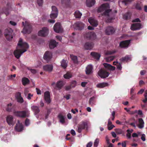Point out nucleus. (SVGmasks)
<instances>
[{
    "instance_id": "1",
    "label": "nucleus",
    "mask_w": 147,
    "mask_h": 147,
    "mask_svg": "<svg viewBox=\"0 0 147 147\" xmlns=\"http://www.w3.org/2000/svg\"><path fill=\"white\" fill-rule=\"evenodd\" d=\"M97 12L101 13L102 15L106 17L107 22H110L113 19L111 17V10L110 9L109 4L106 3L102 4L98 9Z\"/></svg>"
},
{
    "instance_id": "2",
    "label": "nucleus",
    "mask_w": 147,
    "mask_h": 147,
    "mask_svg": "<svg viewBox=\"0 0 147 147\" xmlns=\"http://www.w3.org/2000/svg\"><path fill=\"white\" fill-rule=\"evenodd\" d=\"M20 48H16L14 50L13 54L15 57L19 59L22 54L26 52L29 48V47H20Z\"/></svg>"
},
{
    "instance_id": "3",
    "label": "nucleus",
    "mask_w": 147,
    "mask_h": 147,
    "mask_svg": "<svg viewBox=\"0 0 147 147\" xmlns=\"http://www.w3.org/2000/svg\"><path fill=\"white\" fill-rule=\"evenodd\" d=\"M13 114L16 116L21 118L28 117L30 116V112L29 110L27 108L25 110L22 111H14Z\"/></svg>"
},
{
    "instance_id": "4",
    "label": "nucleus",
    "mask_w": 147,
    "mask_h": 147,
    "mask_svg": "<svg viewBox=\"0 0 147 147\" xmlns=\"http://www.w3.org/2000/svg\"><path fill=\"white\" fill-rule=\"evenodd\" d=\"M52 10L51 13L50 15V17L52 19L48 20V22L50 23H54L55 22V21L54 19L57 17L58 11L57 8L55 6L52 7Z\"/></svg>"
},
{
    "instance_id": "5",
    "label": "nucleus",
    "mask_w": 147,
    "mask_h": 147,
    "mask_svg": "<svg viewBox=\"0 0 147 147\" xmlns=\"http://www.w3.org/2000/svg\"><path fill=\"white\" fill-rule=\"evenodd\" d=\"M13 30L11 28L5 30L4 34L6 38L8 40H11L13 38Z\"/></svg>"
},
{
    "instance_id": "6",
    "label": "nucleus",
    "mask_w": 147,
    "mask_h": 147,
    "mask_svg": "<svg viewBox=\"0 0 147 147\" xmlns=\"http://www.w3.org/2000/svg\"><path fill=\"white\" fill-rule=\"evenodd\" d=\"M49 30L47 27H43L38 33V35L40 36L45 37L47 36L49 33Z\"/></svg>"
},
{
    "instance_id": "7",
    "label": "nucleus",
    "mask_w": 147,
    "mask_h": 147,
    "mask_svg": "<svg viewBox=\"0 0 147 147\" xmlns=\"http://www.w3.org/2000/svg\"><path fill=\"white\" fill-rule=\"evenodd\" d=\"M86 128L87 129V123L86 121H82L78 125L77 131L79 133H80L82 130Z\"/></svg>"
},
{
    "instance_id": "8",
    "label": "nucleus",
    "mask_w": 147,
    "mask_h": 147,
    "mask_svg": "<svg viewBox=\"0 0 147 147\" xmlns=\"http://www.w3.org/2000/svg\"><path fill=\"white\" fill-rule=\"evenodd\" d=\"M98 75L102 78H105L107 77L109 74V73L104 69H100L98 72Z\"/></svg>"
},
{
    "instance_id": "9",
    "label": "nucleus",
    "mask_w": 147,
    "mask_h": 147,
    "mask_svg": "<svg viewBox=\"0 0 147 147\" xmlns=\"http://www.w3.org/2000/svg\"><path fill=\"white\" fill-rule=\"evenodd\" d=\"M52 57V53L49 51H46L43 56V59L48 62L51 59Z\"/></svg>"
},
{
    "instance_id": "10",
    "label": "nucleus",
    "mask_w": 147,
    "mask_h": 147,
    "mask_svg": "<svg viewBox=\"0 0 147 147\" xmlns=\"http://www.w3.org/2000/svg\"><path fill=\"white\" fill-rule=\"evenodd\" d=\"M54 31L57 33H61L63 31V29L59 23H56L53 27Z\"/></svg>"
},
{
    "instance_id": "11",
    "label": "nucleus",
    "mask_w": 147,
    "mask_h": 147,
    "mask_svg": "<svg viewBox=\"0 0 147 147\" xmlns=\"http://www.w3.org/2000/svg\"><path fill=\"white\" fill-rule=\"evenodd\" d=\"M44 98L45 101L47 104H49L51 102L50 95L49 91H47L44 93Z\"/></svg>"
},
{
    "instance_id": "12",
    "label": "nucleus",
    "mask_w": 147,
    "mask_h": 147,
    "mask_svg": "<svg viewBox=\"0 0 147 147\" xmlns=\"http://www.w3.org/2000/svg\"><path fill=\"white\" fill-rule=\"evenodd\" d=\"M64 84L62 81H58L57 82L55 86L54 87V88L56 90H60L61 89Z\"/></svg>"
},
{
    "instance_id": "13",
    "label": "nucleus",
    "mask_w": 147,
    "mask_h": 147,
    "mask_svg": "<svg viewBox=\"0 0 147 147\" xmlns=\"http://www.w3.org/2000/svg\"><path fill=\"white\" fill-rule=\"evenodd\" d=\"M141 25L140 23H136L132 24L131 27V29L132 30H135L140 29Z\"/></svg>"
},
{
    "instance_id": "14",
    "label": "nucleus",
    "mask_w": 147,
    "mask_h": 147,
    "mask_svg": "<svg viewBox=\"0 0 147 147\" xmlns=\"http://www.w3.org/2000/svg\"><path fill=\"white\" fill-rule=\"evenodd\" d=\"M114 28L112 27H108L105 30L106 33L108 35H110L113 33L115 32Z\"/></svg>"
},
{
    "instance_id": "15",
    "label": "nucleus",
    "mask_w": 147,
    "mask_h": 147,
    "mask_svg": "<svg viewBox=\"0 0 147 147\" xmlns=\"http://www.w3.org/2000/svg\"><path fill=\"white\" fill-rule=\"evenodd\" d=\"M13 117L11 115L8 116L6 118V121L8 124L9 125H14Z\"/></svg>"
},
{
    "instance_id": "16",
    "label": "nucleus",
    "mask_w": 147,
    "mask_h": 147,
    "mask_svg": "<svg viewBox=\"0 0 147 147\" xmlns=\"http://www.w3.org/2000/svg\"><path fill=\"white\" fill-rule=\"evenodd\" d=\"M97 97L96 96H94L91 97L88 101V103L91 106H93L95 105L96 102V99Z\"/></svg>"
},
{
    "instance_id": "17",
    "label": "nucleus",
    "mask_w": 147,
    "mask_h": 147,
    "mask_svg": "<svg viewBox=\"0 0 147 147\" xmlns=\"http://www.w3.org/2000/svg\"><path fill=\"white\" fill-rule=\"evenodd\" d=\"M93 66L92 65H88L86 68V73L87 75H89L92 72Z\"/></svg>"
},
{
    "instance_id": "18",
    "label": "nucleus",
    "mask_w": 147,
    "mask_h": 147,
    "mask_svg": "<svg viewBox=\"0 0 147 147\" xmlns=\"http://www.w3.org/2000/svg\"><path fill=\"white\" fill-rule=\"evenodd\" d=\"M23 128V126L22 123H20L19 121H18V123L16 124L15 127L16 130L18 131H22Z\"/></svg>"
},
{
    "instance_id": "19",
    "label": "nucleus",
    "mask_w": 147,
    "mask_h": 147,
    "mask_svg": "<svg viewBox=\"0 0 147 147\" xmlns=\"http://www.w3.org/2000/svg\"><path fill=\"white\" fill-rule=\"evenodd\" d=\"M44 70L48 72H51L53 69V66L52 65H47L43 67Z\"/></svg>"
},
{
    "instance_id": "20",
    "label": "nucleus",
    "mask_w": 147,
    "mask_h": 147,
    "mask_svg": "<svg viewBox=\"0 0 147 147\" xmlns=\"http://www.w3.org/2000/svg\"><path fill=\"white\" fill-rule=\"evenodd\" d=\"M95 2V0H86V4L87 6L90 7L93 6Z\"/></svg>"
},
{
    "instance_id": "21",
    "label": "nucleus",
    "mask_w": 147,
    "mask_h": 147,
    "mask_svg": "<svg viewBox=\"0 0 147 147\" xmlns=\"http://www.w3.org/2000/svg\"><path fill=\"white\" fill-rule=\"evenodd\" d=\"M88 21L90 24L93 26H96L98 25V24L97 21L93 18H90L88 19Z\"/></svg>"
},
{
    "instance_id": "22",
    "label": "nucleus",
    "mask_w": 147,
    "mask_h": 147,
    "mask_svg": "<svg viewBox=\"0 0 147 147\" xmlns=\"http://www.w3.org/2000/svg\"><path fill=\"white\" fill-rule=\"evenodd\" d=\"M32 31V27L31 26H25L22 32L24 33H30Z\"/></svg>"
},
{
    "instance_id": "23",
    "label": "nucleus",
    "mask_w": 147,
    "mask_h": 147,
    "mask_svg": "<svg viewBox=\"0 0 147 147\" xmlns=\"http://www.w3.org/2000/svg\"><path fill=\"white\" fill-rule=\"evenodd\" d=\"M104 67L106 68L111 70H114L116 68L114 66H113L107 63H104L103 64Z\"/></svg>"
},
{
    "instance_id": "24",
    "label": "nucleus",
    "mask_w": 147,
    "mask_h": 147,
    "mask_svg": "<svg viewBox=\"0 0 147 147\" xmlns=\"http://www.w3.org/2000/svg\"><path fill=\"white\" fill-rule=\"evenodd\" d=\"M29 45L26 42L23 40L21 38L20 40L18 43V46H28Z\"/></svg>"
},
{
    "instance_id": "25",
    "label": "nucleus",
    "mask_w": 147,
    "mask_h": 147,
    "mask_svg": "<svg viewBox=\"0 0 147 147\" xmlns=\"http://www.w3.org/2000/svg\"><path fill=\"white\" fill-rule=\"evenodd\" d=\"M29 45L26 42L23 40L21 38L20 40L18 43V46H28Z\"/></svg>"
},
{
    "instance_id": "26",
    "label": "nucleus",
    "mask_w": 147,
    "mask_h": 147,
    "mask_svg": "<svg viewBox=\"0 0 147 147\" xmlns=\"http://www.w3.org/2000/svg\"><path fill=\"white\" fill-rule=\"evenodd\" d=\"M90 55L92 57L97 60L99 59L100 57V54L96 52H92L91 53Z\"/></svg>"
},
{
    "instance_id": "27",
    "label": "nucleus",
    "mask_w": 147,
    "mask_h": 147,
    "mask_svg": "<svg viewBox=\"0 0 147 147\" xmlns=\"http://www.w3.org/2000/svg\"><path fill=\"white\" fill-rule=\"evenodd\" d=\"M130 43V40H129L123 41L120 42L119 46H128Z\"/></svg>"
},
{
    "instance_id": "28",
    "label": "nucleus",
    "mask_w": 147,
    "mask_h": 147,
    "mask_svg": "<svg viewBox=\"0 0 147 147\" xmlns=\"http://www.w3.org/2000/svg\"><path fill=\"white\" fill-rule=\"evenodd\" d=\"M108 84L107 83L103 82L100 83L96 85V87L99 88H103L108 86Z\"/></svg>"
},
{
    "instance_id": "29",
    "label": "nucleus",
    "mask_w": 147,
    "mask_h": 147,
    "mask_svg": "<svg viewBox=\"0 0 147 147\" xmlns=\"http://www.w3.org/2000/svg\"><path fill=\"white\" fill-rule=\"evenodd\" d=\"M119 60L121 62H123L124 61L127 62L128 61L131 60V58L129 56L126 55L125 57L120 59Z\"/></svg>"
},
{
    "instance_id": "30",
    "label": "nucleus",
    "mask_w": 147,
    "mask_h": 147,
    "mask_svg": "<svg viewBox=\"0 0 147 147\" xmlns=\"http://www.w3.org/2000/svg\"><path fill=\"white\" fill-rule=\"evenodd\" d=\"M44 40L40 38L36 40L34 42L35 45H42L44 43Z\"/></svg>"
},
{
    "instance_id": "31",
    "label": "nucleus",
    "mask_w": 147,
    "mask_h": 147,
    "mask_svg": "<svg viewBox=\"0 0 147 147\" xmlns=\"http://www.w3.org/2000/svg\"><path fill=\"white\" fill-rule=\"evenodd\" d=\"M60 122L63 124L65 123V118L61 114H59L58 115Z\"/></svg>"
},
{
    "instance_id": "32",
    "label": "nucleus",
    "mask_w": 147,
    "mask_h": 147,
    "mask_svg": "<svg viewBox=\"0 0 147 147\" xmlns=\"http://www.w3.org/2000/svg\"><path fill=\"white\" fill-rule=\"evenodd\" d=\"M32 110L34 112V114L36 115L40 112V110L38 107L36 106H33L31 107Z\"/></svg>"
},
{
    "instance_id": "33",
    "label": "nucleus",
    "mask_w": 147,
    "mask_h": 147,
    "mask_svg": "<svg viewBox=\"0 0 147 147\" xmlns=\"http://www.w3.org/2000/svg\"><path fill=\"white\" fill-rule=\"evenodd\" d=\"M30 82L29 79L26 77L23 78L22 79V84L24 86H25L28 84Z\"/></svg>"
},
{
    "instance_id": "34",
    "label": "nucleus",
    "mask_w": 147,
    "mask_h": 147,
    "mask_svg": "<svg viewBox=\"0 0 147 147\" xmlns=\"http://www.w3.org/2000/svg\"><path fill=\"white\" fill-rule=\"evenodd\" d=\"M75 26H77L78 29L80 30L82 29L84 26V24L81 22H77L75 24Z\"/></svg>"
},
{
    "instance_id": "35",
    "label": "nucleus",
    "mask_w": 147,
    "mask_h": 147,
    "mask_svg": "<svg viewBox=\"0 0 147 147\" xmlns=\"http://www.w3.org/2000/svg\"><path fill=\"white\" fill-rule=\"evenodd\" d=\"M6 109L7 111L8 112H10L12 111L13 110V108L12 104L11 103L8 104Z\"/></svg>"
},
{
    "instance_id": "36",
    "label": "nucleus",
    "mask_w": 147,
    "mask_h": 147,
    "mask_svg": "<svg viewBox=\"0 0 147 147\" xmlns=\"http://www.w3.org/2000/svg\"><path fill=\"white\" fill-rule=\"evenodd\" d=\"M70 57L71 60H73L74 63H78V60L77 56L74 55H73L71 54Z\"/></svg>"
},
{
    "instance_id": "37",
    "label": "nucleus",
    "mask_w": 147,
    "mask_h": 147,
    "mask_svg": "<svg viewBox=\"0 0 147 147\" xmlns=\"http://www.w3.org/2000/svg\"><path fill=\"white\" fill-rule=\"evenodd\" d=\"M58 44V42L53 40H51L50 41L49 46H56Z\"/></svg>"
},
{
    "instance_id": "38",
    "label": "nucleus",
    "mask_w": 147,
    "mask_h": 147,
    "mask_svg": "<svg viewBox=\"0 0 147 147\" xmlns=\"http://www.w3.org/2000/svg\"><path fill=\"white\" fill-rule=\"evenodd\" d=\"M61 65L62 67L64 69L66 68L67 66V64L66 61L63 59L61 62Z\"/></svg>"
},
{
    "instance_id": "39",
    "label": "nucleus",
    "mask_w": 147,
    "mask_h": 147,
    "mask_svg": "<svg viewBox=\"0 0 147 147\" xmlns=\"http://www.w3.org/2000/svg\"><path fill=\"white\" fill-rule=\"evenodd\" d=\"M72 76V74L71 73L69 72L67 73L66 74L64 75L63 76L64 78L66 79H69L70 78H71Z\"/></svg>"
},
{
    "instance_id": "40",
    "label": "nucleus",
    "mask_w": 147,
    "mask_h": 147,
    "mask_svg": "<svg viewBox=\"0 0 147 147\" xmlns=\"http://www.w3.org/2000/svg\"><path fill=\"white\" fill-rule=\"evenodd\" d=\"M115 57L114 56H110L105 58V60L106 61L109 62L113 60L115 58Z\"/></svg>"
},
{
    "instance_id": "41",
    "label": "nucleus",
    "mask_w": 147,
    "mask_h": 147,
    "mask_svg": "<svg viewBox=\"0 0 147 147\" xmlns=\"http://www.w3.org/2000/svg\"><path fill=\"white\" fill-rule=\"evenodd\" d=\"M117 51L116 50H114L111 51H105V53L106 55H111L117 52Z\"/></svg>"
},
{
    "instance_id": "42",
    "label": "nucleus",
    "mask_w": 147,
    "mask_h": 147,
    "mask_svg": "<svg viewBox=\"0 0 147 147\" xmlns=\"http://www.w3.org/2000/svg\"><path fill=\"white\" fill-rule=\"evenodd\" d=\"M74 15L76 18H80L82 15V14L79 11H76L74 14Z\"/></svg>"
},
{
    "instance_id": "43",
    "label": "nucleus",
    "mask_w": 147,
    "mask_h": 147,
    "mask_svg": "<svg viewBox=\"0 0 147 147\" xmlns=\"http://www.w3.org/2000/svg\"><path fill=\"white\" fill-rule=\"evenodd\" d=\"M144 96L145 98L142 100V102L144 103H145L147 102V90L145 91L144 94Z\"/></svg>"
},
{
    "instance_id": "44",
    "label": "nucleus",
    "mask_w": 147,
    "mask_h": 147,
    "mask_svg": "<svg viewBox=\"0 0 147 147\" xmlns=\"http://www.w3.org/2000/svg\"><path fill=\"white\" fill-rule=\"evenodd\" d=\"M134 0H124L122 1V3L124 5H127L133 1Z\"/></svg>"
},
{
    "instance_id": "45",
    "label": "nucleus",
    "mask_w": 147,
    "mask_h": 147,
    "mask_svg": "<svg viewBox=\"0 0 147 147\" xmlns=\"http://www.w3.org/2000/svg\"><path fill=\"white\" fill-rule=\"evenodd\" d=\"M77 82L76 81L74 80L72 81L70 83V85L72 88H74L76 85Z\"/></svg>"
},
{
    "instance_id": "46",
    "label": "nucleus",
    "mask_w": 147,
    "mask_h": 147,
    "mask_svg": "<svg viewBox=\"0 0 147 147\" xmlns=\"http://www.w3.org/2000/svg\"><path fill=\"white\" fill-rule=\"evenodd\" d=\"M99 141V139L96 138V139L94 143V147H97L98 146Z\"/></svg>"
},
{
    "instance_id": "47",
    "label": "nucleus",
    "mask_w": 147,
    "mask_h": 147,
    "mask_svg": "<svg viewBox=\"0 0 147 147\" xmlns=\"http://www.w3.org/2000/svg\"><path fill=\"white\" fill-rule=\"evenodd\" d=\"M88 35H91L90 38L93 39H95L96 38V35L95 33L93 32H89V34Z\"/></svg>"
},
{
    "instance_id": "48",
    "label": "nucleus",
    "mask_w": 147,
    "mask_h": 147,
    "mask_svg": "<svg viewBox=\"0 0 147 147\" xmlns=\"http://www.w3.org/2000/svg\"><path fill=\"white\" fill-rule=\"evenodd\" d=\"M122 63V62H121V63H118L117 64V69L119 70H121L122 69V66H121V64Z\"/></svg>"
},
{
    "instance_id": "49",
    "label": "nucleus",
    "mask_w": 147,
    "mask_h": 147,
    "mask_svg": "<svg viewBox=\"0 0 147 147\" xmlns=\"http://www.w3.org/2000/svg\"><path fill=\"white\" fill-rule=\"evenodd\" d=\"M115 132L116 133L119 134H120L122 133L123 131L120 129H115Z\"/></svg>"
},
{
    "instance_id": "50",
    "label": "nucleus",
    "mask_w": 147,
    "mask_h": 147,
    "mask_svg": "<svg viewBox=\"0 0 147 147\" xmlns=\"http://www.w3.org/2000/svg\"><path fill=\"white\" fill-rule=\"evenodd\" d=\"M130 131L129 129H127V133L126 134V136L128 139H130L131 138V134L130 132H129Z\"/></svg>"
},
{
    "instance_id": "51",
    "label": "nucleus",
    "mask_w": 147,
    "mask_h": 147,
    "mask_svg": "<svg viewBox=\"0 0 147 147\" xmlns=\"http://www.w3.org/2000/svg\"><path fill=\"white\" fill-rule=\"evenodd\" d=\"M18 102L22 103L23 102L24 100L23 98L20 96L18 98Z\"/></svg>"
},
{
    "instance_id": "52",
    "label": "nucleus",
    "mask_w": 147,
    "mask_h": 147,
    "mask_svg": "<svg viewBox=\"0 0 147 147\" xmlns=\"http://www.w3.org/2000/svg\"><path fill=\"white\" fill-rule=\"evenodd\" d=\"M39 6H41L43 4V0H36Z\"/></svg>"
},
{
    "instance_id": "53",
    "label": "nucleus",
    "mask_w": 147,
    "mask_h": 147,
    "mask_svg": "<svg viewBox=\"0 0 147 147\" xmlns=\"http://www.w3.org/2000/svg\"><path fill=\"white\" fill-rule=\"evenodd\" d=\"M30 120L29 119L26 118L25 121V125L26 126H28L30 124Z\"/></svg>"
},
{
    "instance_id": "54",
    "label": "nucleus",
    "mask_w": 147,
    "mask_h": 147,
    "mask_svg": "<svg viewBox=\"0 0 147 147\" xmlns=\"http://www.w3.org/2000/svg\"><path fill=\"white\" fill-rule=\"evenodd\" d=\"M28 70H29L33 74H35L36 73V71L35 69H28Z\"/></svg>"
},
{
    "instance_id": "55",
    "label": "nucleus",
    "mask_w": 147,
    "mask_h": 147,
    "mask_svg": "<svg viewBox=\"0 0 147 147\" xmlns=\"http://www.w3.org/2000/svg\"><path fill=\"white\" fill-rule=\"evenodd\" d=\"M62 4H66L69 3L70 0H61Z\"/></svg>"
},
{
    "instance_id": "56",
    "label": "nucleus",
    "mask_w": 147,
    "mask_h": 147,
    "mask_svg": "<svg viewBox=\"0 0 147 147\" xmlns=\"http://www.w3.org/2000/svg\"><path fill=\"white\" fill-rule=\"evenodd\" d=\"M93 47H84V49L86 50H91Z\"/></svg>"
},
{
    "instance_id": "57",
    "label": "nucleus",
    "mask_w": 147,
    "mask_h": 147,
    "mask_svg": "<svg viewBox=\"0 0 147 147\" xmlns=\"http://www.w3.org/2000/svg\"><path fill=\"white\" fill-rule=\"evenodd\" d=\"M129 13H127L124 15L123 18L124 19H127L129 18Z\"/></svg>"
},
{
    "instance_id": "58",
    "label": "nucleus",
    "mask_w": 147,
    "mask_h": 147,
    "mask_svg": "<svg viewBox=\"0 0 147 147\" xmlns=\"http://www.w3.org/2000/svg\"><path fill=\"white\" fill-rule=\"evenodd\" d=\"M127 142V141H123L121 143V145L122 147H126V143Z\"/></svg>"
},
{
    "instance_id": "59",
    "label": "nucleus",
    "mask_w": 147,
    "mask_h": 147,
    "mask_svg": "<svg viewBox=\"0 0 147 147\" xmlns=\"http://www.w3.org/2000/svg\"><path fill=\"white\" fill-rule=\"evenodd\" d=\"M33 96V95L30 93H28L27 98L29 100L31 99V97Z\"/></svg>"
},
{
    "instance_id": "60",
    "label": "nucleus",
    "mask_w": 147,
    "mask_h": 147,
    "mask_svg": "<svg viewBox=\"0 0 147 147\" xmlns=\"http://www.w3.org/2000/svg\"><path fill=\"white\" fill-rule=\"evenodd\" d=\"M29 92V90L28 88H26L24 91V94H25V95L26 96L27 95V94H28V93Z\"/></svg>"
},
{
    "instance_id": "61",
    "label": "nucleus",
    "mask_w": 147,
    "mask_h": 147,
    "mask_svg": "<svg viewBox=\"0 0 147 147\" xmlns=\"http://www.w3.org/2000/svg\"><path fill=\"white\" fill-rule=\"evenodd\" d=\"M92 145V143L91 142H88L86 145V147H91Z\"/></svg>"
},
{
    "instance_id": "62",
    "label": "nucleus",
    "mask_w": 147,
    "mask_h": 147,
    "mask_svg": "<svg viewBox=\"0 0 147 147\" xmlns=\"http://www.w3.org/2000/svg\"><path fill=\"white\" fill-rule=\"evenodd\" d=\"M141 139L143 141H144L146 140L145 135L144 134H142L141 136Z\"/></svg>"
},
{
    "instance_id": "63",
    "label": "nucleus",
    "mask_w": 147,
    "mask_h": 147,
    "mask_svg": "<svg viewBox=\"0 0 147 147\" xmlns=\"http://www.w3.org/2000/svg\"><path fill=\"white\" fill-rule=\"evenodd\" d=\"M110 126H108V129L109 130H111L114 127H115V126L113 125H110Z\"/></svg>"
},
{
    "instance_id": "64",
    "label": "nucleus",
    "mask_w": 147,
    "mask_h": 147,
    "mask_svg": "<svg viewBox=\"0 0 147 147\" xmlns=\"http://www.w3.org/2000/svg\"><path fill=\"white\" fill-rule=\"evenodd\" d=\"M71 88H72L70 85H69L66 86L65 87V89L66 90H68L70 89Z\"/></svg>"
}]
</instances>
